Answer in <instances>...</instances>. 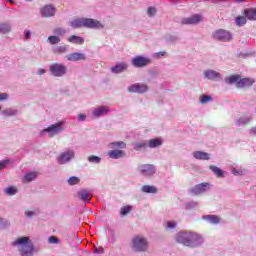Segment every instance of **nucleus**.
<instances>
[{"label":"nucleus","instance_id":"nucleus-1","mask_svg":"<svg viewBox=\"0 0 256 256\" xmlns=\"http://www.w3.org/2000/svg\"><path fill=\"white\" fill-rule=\"evenodd\" d=\"M176 241L186 247H199L203 243V238L195 233L179 232L176 235Z\"/></svg>","mask_w":256,"mask_h":256},{"label":"nucleus","instance_id":"nucleus-2","mask_svg":"<svg viewBox=\"0 0 256 256\" xmlns=\"http://www.w3.org/2000/svg\"><path fill=\"white\" fill-rule=\"evenodd\" d=\"M73 29L85 27L86 29H103V24L99 20L92 18H78L71 22Z\"/></svg>","mask_w":256,"mask_h":256},{"label":"nucleus","instance_id":"nucleus-3","mask_svg":"<svg viewBox=\"0 0 256 256\" xmlns=\"http://www.w3.org/2000/svg\"><path fill=\"white\" fill-rule=\"evenodd\" d=\"M13 245H20L19 251L22 256H33V244L31 243L29 237L24 236L18 238L13 242Z\"/></svg>","mask_w":256,"mask_h":256},{"label":"nucleus","instance_id":"nucleus-4","mask_svg":"<svg viewBox=\"0 0 256 256\" xmlns=\"http://www.w3.org/2000/svg\"><path fill=\"white\" fill-rule=\"evenodd\" d=\"M213 39L227 43L233 40V34L225 29H218L212 34Z\"/></svg>","mask_w":256,"mask_h":256},{"label":"nucleus","instance_id":"nucleus-5","mask_svg":"<svg viewBox=\"0 0 256 256\" xmlns=\"http://www.w3.org/2000/svg\"><path fill=\"white\" fill-rule=\"evenodd\" d=\"M132 247L134 251H137V252L147 251V247H148L147 239L142 236H135L132 239Z\"/></svg>","mask_w":256,"mask_h":256},{"label":"nucleus","instance_id":"nucleus-6","mask_svg":"<svg viewBox=\"0 0 256 256\" xmlns=\"http://www.w3.org/2000/svg\"><path fill=\"white\" fill-rule=\"evenodd\" d=\"M63 125H65V122L60 121V122L50 125L48 128H45L42 132L49 133L50 137H55V135H57V134L61 133V131H63Z\"/></svg>","mask_w":256,"mask_h":256},{"label":"nucleus","instance_id":"nucleus-7","mask_svg":"<svg viewBox=\"0 0 256 256\" xmlns=\"http://www.w3.org/2000/svg\"><path fill=\"white\" fill-rule=\"evenodd\" d=\"M131 62L133 67L140 69L143 67H147V65H150L151 59L145 56H136L132 59Z\"/></svg>","mask_w":256,"mask_h":256},{"label":"nucleus","instance_id":"nucleus-8","mask_svg":"<svg viewBox=\"0 0 256 256\" xmlns=\"http://www.w3.org/2000/svg\"><path fill=\"white\" fill-rule=\"evenodd\" d=\"M50 71L54 77H63L67 73V67L63 64L55 63L50 67Z\"/></svg>","mask_w":256,"mask_h":256},{"label":"nucleus","instance_id":"nucleus-9","mask_svg":"<svg viewBox=\"0 0 256 256\" xmlns=\"http://www.w3.org/2000/svg\"><path fill=\"white\" fill-rule=\"evenodd\" d=\"M128 91L129 93H147V91H149V86L146 84L135 83L128 87Z\"/></svg>","mask_w":256,"mask_h":256},{"label":"nucleus","instance_id":"nucleus-10","mask_svg":"<svg viewBox=\"0 0 256 256\" xmlns=\"http://www.w3.org/2000/svg\"><path fill=\"white\" fill-rule=\"evenodd\" d=\"M74 157L75 152L73 150H67L66 152L60 154L57 161L60 165H65V163H69V161Z\"/></svg>","mask_w":256,"mask_h":256},{"label":"nucleus","instance_id":"nucleus-11","mask_svg":"<svg viewBox=\"0 0 256 256\" xmlns=\"http://www.w3.org/2000/svg\"><path fill=\"white\" fill-rule=\"evenodd\" d=\"M203 21V16L201 14H194L189 18L182 19V25H197Z\"/></svg>","mask_w":256,"mask_h":256},{"label":"nucleus","instance_id":"nucleus-12","mask_svg":"<svg viewBox=\"0 0 256 256\" xmlns=\"http://www.w3.org/2000/svg\"><path fill=\"white\" fill-rule=\"evenodd\" d=\"M139 171L145 177H149V175H155V166L152 164H142L139 166Z\"/></svg>","mask_w":256,"mask_h":256},{"label":"nucleus","instance_id":"nucleus-13","mask_svg":"<svg viewBox=\"0 0 256 256\" xmlns=\"http://www.w3.org/2000/svg\"><path fill=\"white\" fill-rule=\"evenodd\" d=\"M253 83H255V80L251 78H242L240 77V80L236 84L237 89H249L253 87Z\"/></svg>","mask_w":256,"mask_h":256},{"label":"nucleus","instance_id":"nucleus-14","mask_svg":"<svg viewBox=\"0 0 256 256\" xmlns=\"http://www.w3.org/2000/svg\"><path fill=\"white\" fill-rule=\"evenodd\" d=\"M207 187H209V183L207 182L197 184L195 187L190 189V195H201V193H205V191H207Z\"/></svg>","mask_w":256,"mask_h":256},{"label":"nucleus","instance_id":"nucleus-15","mask_svg":"<svg viewBox=\"0 0 256 256\" xmlns=\"http://www.w3.org/2000/svg\"><path fill=\"white\" fill-rule=\"evenodd\" d=\"M66 59L72 62L85 61L87 59V56L83 53L75 52L72 54H68L66 56Z\"/></svg>","mask_w":256,"mask_h":256},{"label":"nucleus","instance_id":"nucleus-16","mask_svg":"<svg viewBox=\"0 0 256 256\" xmlns=\"http://www.w3.org/2000/svg\"><path fill=\"white\" fill-rule=\"evenodd\" d=\"M55 11H57L55 7L52 5H46L41 9L40 13L42 17H53L55 15Z\"/></svg>","mask_w":256,"mask_h":256},{"label":"nucleus","instance_id":"nucleus-17","mask_svg":"<svg viewBox=\"0 0 256 256\" xmlns=\"http://www.w3.org/2000/svg\"><path fill=\"white\" fill-rule=\"evenodd\" d=\"M77 195L81 201H85L86 203H89V201L93 199V195H91L89 191H87V189H82L78 191Z\"/></svg>","mask_w":256,"mask_h":256},{"label":"nucleus","instance_id":"nucleus-18","mask_svg":"<svg viewBox=\"0 0 256 256\" xmlns=\"http://www.w3.org/2000/svg\"><path fill=\"white\" fill-rule=\"evenodd\" d=\"M108 156L110 157V159H121L125 157V151L117 149L111 150L108 152Z\"/></svg>","mask_w":256,"mask_h":256},{"label":"nucleus","instance_id":"nucleus-19","mask_svg":"<svg viewBox=\"0 0 256 256\" xmlns=\"http://www.w3.org/2000/svg\"><path fill=\"white\" fill-rule=\"evenodd\" d=\"M163 145V140L161 138H153L148 141L147 147L150 149H155Z\"/></svg>","mask_w":256,"mask_h":256},{"label":"nucleus","instance_id":"nucleus-20","mask_svg":"<svg viewBox=\"0 0 256 256\" xmlns=\"http://www.w3.org/2000/svg\"><path fill=\"white\" fill-rule=\"evenodd\" d=\"M204 76L206 79H210L211 81H215V79H219L221 77V74L215 70H207L204 72Z\"/></svg>","mask_w":256,"mask_h":256},{"label":"nucleus","instance_id":"nucleus-21","mask_svg":"<svg viewBox=\"0 0 256 256\" xmlns=\"http://www.w3.org/2000/svg\"><path fill=\"white\" fill-rule=\"evenodd\" d=\"M128 67L129 66L127 65V63H120V64H117L116 66L112 67L111 71L115 74L123 73V71H127Z\"/></svg>","mask_w":256,"mask_h":256},{"label":"nucleus","instance_id":"nucleus-22","mask_svg":"<svg viewBox=\"0 0 256 256\" xmlns=\"http://www.w3.org/2000/svg\"><path fill=\"white\" fill-rule=\"evenodd\" d=\"M107 113H109V107L100 106L99 108L93 111V116L101 117V115H107Z\"/></svg>","mask_w":256,"mask_h":256},{"label":"nucleus","instance_id":"nucleus-23","mask_svg":"<svg viewBox=\"0 0 256 256\" xmlns=\"http://www.w3.org/2000/svg\"><path fill=\"white\" fill-rule=\"evenodd\" d=\"M244 15L249 21H256V8L244 10Z\"/></svg>","mask_w":256,"mask_h":256},{"label":"nucleus","instance_id":"nucleus-24","mask_svg":"<svg viewBox=\"0 0 256 256\" xmlns=\"http://www.w3.org/2000/svg\"><path fill=\"white\" fill-rule=\"evenodd\" d=\"M193 157H195L196 159H200L202 161H209V154L203 151L193 152Z\"/></svg>","mask_w":256,"mask_h":256},{"label":"nucleus","instance_id":"nucleus-25","mask_svg":"<svg viewBox=\"0 0 256 256\" xmlns=\"http://www.w3.org/2000/svg\"><path fill=\"white\" fill-rule=\"evenodd\" d=\"M35 179H37V172H30L24 175L22 183H31V181H35Z\"/></svg>","mask_w":256,"mask_h":256},{"label":"nucleus","instance_id":"nucleus-26","mask_svg":"<svg viewBox=\"0 0 256 256\" xmlns=\"http://www.w3.org/2000/svg\"><path fill=\"white\" fill-rule=\"evenodd\" d=\"M69 43H74L75 45H83L85 39L80 36L72 35L68 38Z\"/></svg>","mask_w":256,"mask_h":256},{"label":"nucleus","instance_id":"nucleus-27","mask_svg":"<svg viewBox=\"0 0 256 256\" xmlns=\"http://www.w3.org/2000/svg\"><path fill=\"white\" fill-rule=\"evenodd\" d=\"M0 33H2L3 35L11 33V24L7 22L0 23Z\"/></svg>","mask_w":256,"mask_h":256},{"label":"nucleus","instance_id":"nucleus-28","mask_svg":"<svg viewBox=\"0 0 256 256\" xmlns=\"http://www.w3.org/2000/svg\"><path fill=\"white\" fill-rule=\"evenodd\" d=\"M241 79V75L236 74V75H232L228 78L225 79L226 83H229V85H233L236 83V85L239 83Z\"/></svg>","mask_w":256,"mask_h":256},{"label":"nucleus","instance_id":"nucleus-29","mask_svg":"<svg viewBox=\"0 0 256 256\" xmlns=\"http://www.w3.org/2000/svg\"><path fill=\"white\" fill-rule=\"evenodd\" d=\"M142 193H152L155 194L157 193V187L151 186V185H144L141 187Z\"/></svg>","mask_w":256,"mask_h":256},{"label":"nucleus","instance_id":"nucleus-30","mask_svg":"<svg viewBox=\"0 0 256 256\" xmlns=\"http://www.w3.org/2000/svg\"><path fill=\"white\" fill-rule=\"evenodd\" d=\"M206 221H209V223H212V225H218V223L221 221V218L217 215H207L204 217Z\"/></svg>","mask_w":256,"mask_h":256},{"label":"nucleus","instance_id":"nucleus-31","mask_svg":"<svg viewBox=\"0 0 256 256\" xmlns=\"http://www.w3.org/2000/svg\"><path fill=\"white\" fill-rule=\"evenodd\" d=\"M131 211H133V206H131V205L123 206L122 208H120V215L122 217H125V216L129 215V213H131Z\"/></svg>","mask_w":256,"mask_h":256},{"label":"nucleus","instance_id":"nucleus-32","mask_svg":"<svg viewBox=\"0 0 256 256\" xmlns=\"http://www.w3.org/2000/svg\"><path fill=\"white\" fill-rule=\"evenodd\" d=\"M209 169L212 170V172L214 173V175H216V177H223V170H221L219 167L211 165Z\"/></svg>","mask_w":256,"mask_h":256},{"label":"nucleus","instance_id":"nucleus-33","mask_svg":"<svg viewBox=\"0 0 256 256\" xmlns=\"http://www.w3.org/2000/svg\"><path fill=\"white\" fill-rule=\"evenodd\" d=\"M111 149H115V147H120V149H125L127 147V144L123 141L119 142H112L110 143Z\"/></svg>","mask_w":256,"mask_h":256},{"label":"nucleus","instance_id":"nucleus-34","mask_svg":"<svg viewBox=\"0 0 256 256\" xmlns=\"http://www.w3.org/2000/svg\"><path fill=\"white\" fill-rule=\"evenodd\" d=\"M247 23V18H245V16H238L236 18V25L238 27H243V25H245Z\"/></svg>","mask_w":256,"mask_h":256},{"label":"nucleus","instance_id":"nucleus-35","mask_svg":"<svg viewBox=\"0 0 256 256\" xmlns=\"http://www.w3.org/2000/svg\"><path fill=\"white\" fill-rule=\"evenodd\" d=\"M134 149H135V151H141V149H147V143L146 142H136V143H134Z\"/></svg>","mask_w":256,"mask_h":256},{"label":"nucleus","instance_id":"nucleus-36","mask_svg":"<svg viewBox=\"0 0 256 256\" xmlns=\"http://www.w3.org/2000/svg\"><path fill=\"white\" fill-rule=\"evenodd\" d=\"M50 45H57L61 42V39L58 36L52 35L48 37Z\"/></svg>","mask_w":256,"mask_h":256},{"label":"nucleus","instance_id":"nucleus-37","mask_svg":"<svg viewBox=\"0 0 256 256\" xmlns=\"http://www.w3.org/2000/svg\"><path fill=\"white\" fill-rule=\"evenodd\" d=\"M213 101V97L209 96V95H203L200 97V103L201 105H206V103H209Z\"/></svg>","mask_w":256,"mask_h":256},{"label":"nucleus","instance_id":"nucleus-38","mask_svg":"<svg viewBox=\"0 0 256 256\" xmlns=\"http://www.w3.org/2000/svg\"><path fill=\"white\" fill-rule=\"evenodd\" d=\"M5 193H6V195L13 196V195H15L17 193V187L10 186V187L5 189Z\"/></svg>","mask_w":256,"mask_h":256},{"label":"nucleus","instance_id":"nucleus-39","mask_svg":"<svg viewBox=\"0 0 256 256\" xmlns=\"http://www.w3.org/2000/svg\"><path fill=\"white\" fill-rule=\"evenodd\" d=\"M88 161L90 163H101V158H99V156L92 155L88 157Z\"/></svg>","mask_w":256,"mask_h":256},{"label":"nucleus","instance_id":"nucleus-40","mask_svg":"<svg viewBox=\"0 0 256 256\" xmlns=\"http://www.w3.org/2000/svg\"><path fill=\"white\" fill-rule=\"evenodd\" d=\"M65 33H67V31L63 28H55L54 29L55 35L63 36V35H65Z\"/></svg>","mask_w":256,"mask_h":256},{"label":"nucleus","instance_id":"nucleus-41","mask_svg":"<svg viewBox=\"0 0 256 256\" xmlns=\"http://www.w3.org/2000/svg\"><path fill=\"white\" fill-rule=\"evenodd\" d=\"M69 185H77L79 184V178L72 176L71 178L68 179Z\"/></svg>","mask_w":256,"mask_h":256},{"label":"nucleus","instance_id":"nucleus-42","mask_svg":"<svg viewBox=\"0 0 256 256\" xmlns=\"http://www.w3.org/2000/svg\"><path fill=\"white\" fill-rule=\"evenodd\" d=\"M2 113L4 115H7L8 117H13L14 115H16L17 112H15L14 110L8 109V110H4Z\"/></svg>","mask_w":256,"mask_h":256},{"label":"nucleus","instance_id":"nucleus-43","mask_svg":"<svg viewBox=\"0 0 256 256\" xmlns=\"http://www.w3.org/2000/svg\"><path fill=\"white\" fill-rule=\"evenodd\" d=\"M147 13L150 17H153L157 13V8L155 7H149L147 10Z\"/></svg>","mask_w":256,"mask_h":256},{"label":"nucleus","instance_id":"nucleus-44","mask_svg":"<svg viewBox=\"0 0 256 256\" xmlns=\"http://www.w3.org/2000/svg\"><path fill=\"white\" fill-rule=\"evenodd\" d=\"M48 242L51 243V244H57V243H59V238H57L55 236H50L48 238Z\"/></svg>","mask_w":256,"mask_h":256},{"label":"nucleus","instance_id":"nucleus-45","mask_svg":"<svg viewBox=\"0 0 256 256\" xmlns=\"http://www.w3.org/2000/svg\"><path fill=\"white\" fill-rule=\"evenodd\" d=\"M167 229H175V227H177V223L173 222V221H169L167 223Z\"/></svg>","mask_w":256,"mask_h":256},{"label":"nucleus","instance_id":"nucleus-46","mask_svg":"<svg viewBox=\"0 0 256 256\" xmlns=\"http://www.w3.org/2000/svg\"><path fill=\"white\" fill-rule=\"evenodd\" d=\"M7 99H9V95L7 93L0 94V101H5Z\"/></svg>","mask_w":256,"mask_h":256},{"label":"nucleus","instance_id":"nucleus-47","mask_svg":"<svg viewBox=\"0 0 256 256\" xmlns=\"http://www.w3.org/2000/svg\"><path fill=\"white\" fill-rule=\"evenodd\" d=\"M57 51H59V53H65V51H67V47L66 46H59L57 48Z\"/></svg>","mask_w":256,"mask_h":256},{"label":"nucleus","instance_id":"nucleus-48","mask_svg":"<svg viewBox=\"0 0 256 256\" xmlns=\"http://www.w3.org/2000/svg\"><path fill=\"white\" fill-rule=\"evenodd\" d=\"M7 163H9V160H4L0 162V169H5V167L7 166Z\"/></svg>","mask_w":256,"mask_h":256},{"label":"nucleus","instance_id":"nucleus-49","mask_svg":"<svg viewBox=\"0 0 256 256\" xmlns=\"http://www.w3.org/2000/svg\"><path fill=\"white\" fill-rule=\"evenodd\" d=\"M85 119H87V116L85 114L78 115V121H85Z\"/></svg>","mask_w":256,"mask_h":256},{"label":"nucleus","instance_id":"nucleus-50","mask_svg":"<svg viewBox=\"0 0 256 256\" xmlns=\"http://www.w3.org/2000/svg\"><path fill=\"white\" fill-rule=\"evenodd\" d=\"M155 57H165V52H157L155 53Z\"/></svg>","mask_w":256,"mask_h":256},{"label":"nucleus","instance_id":"nucleus-51","mask_svg":"<svg viewBox=\"0 0 256 256\" xmlns=\"http://www.w3.org/2000/svg\"><path fill=\"white\" fill-rule=\"evenodd\" d=\"M25 213H26V215H27L28 217H33V215H35V212H33V211H31V210L26 211Z\"/></svg>","mask_w":256,"mask_h":256},{"label":"nucleus","instance_id":"nucleus-52","mask_svg":"<svg viewBox=\"0 0 256 256\" xmlns=\"http://www.w3.org/2000/svg\"><path fill=\"white\" fill-rule=\"evenodd\" d=\"M25 37H26V39H29V37H31V32L30 31H26Z\"/></svg>","mask_w":256,"mask_h":256},{"label":"nucleus","instance_id":"nucleus-53","mask_svg":"<svg viewBox=\"0 0 256 256\" xmlns=\"http://www.w3.org/2000/svg\"><path fill=\"white\" fill-rule=\"evenodd\" d=\"M250 133L252 135H256V127H253L251 130H250Z\"/></svg>","mask_w":256,"mask_h":256},{"label":"nucleus","instance_id":"nucleus-54","mask_svg":"<svg viewBox=\"0 0 256 256\" xmlns=\"http://www.w3.org/2000/svg\"><path fill=\"white\" fill-rule=\"evenodd\" d=\"M38 73H39V75H44L45 69H40V70L38 71Z\"/></svg>","mask_w":256,"mask_h":256},{"label":"nucleus","instance_id":"nucleus-55","mask_svg":"<svg viewBox=\"0 0 256 256\" xmlns=\"http://www.w3.org/2000/svg\"><path fill=\"white\" fill-rule=\"evenodd\" d=\"M242 123H246V122L243 121V119H239V120H238V125H241Z\"/></svg>","mask_w":256,"mask_h":256},{"label":"nucleus","instance_id":"nucleus-56","mask_svg":"<svg viewBox=\"0 0 256 256\" xmlns=\"http://www.w3.org/2000/svg\"><path fill=\"white\" fill-rule=\"evenodd\" d=\"M237 3H241L242 1H245V0H235Z\"/></svg>","mask_w":256,"mask_h":256},{"label":"nucleus","instance_id":"nucleus-57","mask_svg":"<svg viewBox=\"0 0 256 256\" xmlns=\"http://www.w3.org/2000/svg\"><path fill=\"white\" fill-rule=\"evenodd\" d=\"M7 1H9V3H12V4L14 3L13 0H7Z\"/></svg>","mask_w":256,"mask_h":256},{"label":"nucleus","instance_id":"nucleus-58","mask_svg":"<svg viewBox=\"0 0 256 256\" xmlns=\"http://www.w3.org/2000/svg\"><path fill=\"white\" fill-rule=\"evenodd\" d=\"M95 253H99V250L96 249V250H95Z\"/></svg>","mask_w":256,"mask_h":256},{"label":"nucleus","instance_id":"nucleus-59","mask_svg":"<svg viewBox=\"0 0 256 256\" xmlns=\"http://www.w3.org/2000/svg\"><path fill=\"white\" fill-rule=\"evenodd\" d=\"M26 1H32V0H26Z\"/></svg>","mask_w":256,"mask_h":256}]
</instances>
